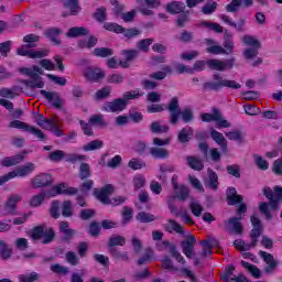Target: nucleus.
Segmentation results:
<instances>
[{
    "label": "nucleus",
    "mask_w": 282,
    "mask_h": 282,
    "mask_svg": "<svg viewBox=\"0 0 282 282\" xmlns=\"http://www.w3.org/2000/svg\"><path fill=\"white\" fill-rule=\"evenodd\" d=\"M167 74H173V67L165 65L162 67V70L150 74V78L153 80H164Z\"/></svg>",
    "instance_id": "473e14b6"
},
{
    "label": "nucleus",
    "mask_w": 282,
    "mask_h": 282,
    "mask_svg": "<svg viewBox=\"0 0 282 282\" xmlns=\"http://www.w3.org/2000/svg\"><path fill=\"white\" fill-rule=\"evenodd\" d=\"M220 118V112L219 109L213 108V115L205 112L200 115V120L203 122H216V120H219Z\"/></svg>",
    "instance_id": "ea45409f"
},
{
    "label": "nucleus",
    "mask_w": 282,
    "mask_h": 282,
    "mask_svg": "<svg viewBox=\"0 0 282 282\" xmlns=\"http://www.w3.org/2000/svg\"><path fill=\"white\" fill-rule=\"evenodd\" d=\"M94 19L98 21V23H105L107 21V8L100 7L93 14Z\"/></svg>",
    "instance_id": "4d7b16f0"
},
{
    "label": "nucleus",
    "mask_w": 282,
    "mask_h": 282,
    "mask_svg": "<svg viewBox=\"0 0 282 282\" xmlns=\"http://www.w3.org/2000/svg\"><path fill=\"white\" fill-rule=\"evenodd\" d=\"M127 109V99L118 98L113 101H107L102 106L104 111H111L112 113H116V111H124Z\"/></svg>",
    "instance_id": "2eb2a0df"
},
{
    "label": "nucleus",
    "mask_w": 282,
    "mask_h": 282,
    "mask_svg": "<svg viewBox=\"0 0 282 282\" xmlns=\"http://www.w3.org/2000/svg\"><path fill=\"white\" fill-rule=\"evenodd\" d=\"M41 96H43L48 102H53V107L55 109H61L63 107V99H61V95L56 91H47V90H40Z\"/></svg>",
    "instance_id": "6ab92c4d"
},
{
    "label": "nucleus",
    "mask_w": 282,
    "mask_h": 282,
    "mask_svg": "<svg viewBox=\"0 0 282 282\" xmlns=\"http://www.w3.org/2000/svg\"><path fill=\"white\" fill-rule=\"evenodd\" d=\"M198 149L203 153L204 158H206V160H208V153H209L210 159L213 160V162H221V152H219V150L217 148H212L210 149L208 143L200 142L198 144ZM208 149H210V150L208 151Z\"/></svg>",
    "instance_id": "9d476101"
},
{
    "label": "nucleus",
    "mask_w": 282,
    "mask_h": 282,
    "mask_svg": "<svg viewBox=\"0 0 282 282\" xmlns=\"http://www.w3.org/2000/svg\"><path fill=\"white\" fill-rule=\"evenodd\" d=\"M28 133H31L32 135H35V138H37V140H40V142H45V140H47V135H45L44 132H42L41 129L34 127V126H29Z\"/></svg>",
    "instance_id": "de8ad7c7"
},
{
    "label": "nucleus",
    "mask_w": 282,
    "mask_h": 282,
    "mask_svg": "<svg viewBox=\"0 0 282 282\" xmlns=\"http://www.w3.org/2000/svg\"><path fill=\"white\" fill-rule=\"evenodd\" d=\"M123 219H122V226H127L129 224L130 219H133V209L129 206H124L121 213Z\"/></svg>",
    "instance_id": "e2e57ef3"
},
{
    "label": "nucleus",
    "mask_w": 282,
    "mask_h": 282,
    "mask_svg": "<svg viewBox=\"0 0 282 282\" xmlns=\"http://www.w3.org/2000/svg\"><path fill=\"white\" fill-rule=\"evenodd\" d=\"M137 220L141 221V224H151V221H155V215L147 212H141L137 215Z\"/></svg>",
    "instance_id": "864d4df0"
},
{
    "label": "nucleus",
    "mask_w": 282,
    "mask_h": 282,
    "mask_svg": "<svg viewBox=\"0 0 282 282\" xmlns=\"http://www.w3.org/2000/svg\"><path fill=\"white\" fill-rule=\"evenodd\" d=\"M187 166L193 171H204V161L199 156L189 155L186 158Z\"/></svg>",
    "instance_id": "c85d7f7f"
},
{
    "label": "nucleus",
    "mask_w": 282,
    "mask_h": 282,
    "mask_svg": "<svg viewBox=\"0 0 282 282\" xmlns=\"http://www.w3.org/2000/svg\"><path fill=\"white\" fill-rule=\"evenodd\" d=\"M102 147H105V142L101 140H93L86 143L83 149L84 151H97L98 149H102Z\"/></svg>",
    "instance_id": "603ef678"
},
{
    "label": "nucleus",
    "mask_w": 282,
    "mask_h": 282,
    "mask_svg": "<svg viewBox=\"0 0 282 282\" xmlns=\"http://www.w3.org/2000/svg\"><path fill=\"white\" fill-rule=\"evenodd\" d=\"M149 153L154 160H166L170 155L169 150L158 147L150 148Z\"/></svg>",
    "instance_id": "7c9ffc66"
},
{
    "label": "nucleus",
    "mask_w": 282,
    "mask_h": 282,
    "mask_svg": "<svg viewBox=\"0 0 282 282\" xmlns=\"http://www.w3.org/2000/svg\"><path fill=\"white\" fill-rule=\"evenodd\" d=\"M195 243H197V239L194 235H188L186 240H183L181 242V247L183 250V254L187 257V259H193L194 257V250H195Z\"/></svg>",
    "instance_id": "ddd939ff"
},
{
    "label": "nucleus",
    "mask_w": 282,
    "mask_h": 282,
    "mask_svg": "<svg viewBox=\"0 0 282 282\" xmlns=\"http://www.w3.org/2000/svg\"><path fill=\"white\" fill-rule=\"evenodd\" d=\"M65 257L67 263H69L70 265H78V263H80V258L74 251H67Z\"/></svg>",
    "instance_id": "69168bd1"
},
{
    "label": "nucleus",
    "mask_w": 282,
    "mask_h": 282,
    "mask_svg": "<svg viewBox=\"0 0 282 282\" xmlns=\"http://www.w3.org/2000/svg\"><path fill=\"white\" fill-rule=\"evenodd\" d=\"M213 79L217 82H207L203 85L204 91H219L223 87H228L229 89H241V85L236 80L224 79L219 73L213 75Z\"/></svg>",
    "instance_id": "20e7f679"
},
{
    "label": "nucleus",
    "mask_w": 282,
    "mask_h": 282,
    "mask_svg": "<svg viewBox=\"0 0 282 282\" xmlns=\"http://www.w3.org/2000/svg\"><path fill=\"white\" fill-rule=\"evenodd\" d=\"M90 124L98 127L99 129H107L109 127V122L105 119V116L98 113L93 115L89 119Z\"/></svg>",
    "instance_id": "c756f323"
},
{
    "label": "nucleus",
    "mask_w": 282,
    "mask_h": 282,
    "mask_svg": "<svg viewBox=\"0 0 282 282\" xmlns=\"http://www.w3.org/2000/svg\"><path fill=\"white\" fill-rule=\"evenodd\" d=\"M226 198L228 206H237L243 203V196L237 194V188L228 187L226 191Z\"/></svg>",
    "instance_id": "412c9836"
},
{
    "label": "nucleus",
    "mask_w": 282,
    "mask_h": 282,
    "mask_svg": "<svg viewBox=\"0 0 282 282\" xmlns=\"http://www.w3.org/2000/svg\"><path fill=\"white\" fill-rule=\"evenodd\" d=\"M58 230H59L61 235H63L62 241L64 243H67V241H72V239H74V237L76 235V230L69 228V223L65 221V220L59 223Z\"/></svg>",
    "instance_id": "a211bd4d"
},
{
    "label": "nucleus",
    "mask_w": 282,
    "mask_h": 282,
    "mask_svg": "<svg viewBox=\"0 0 282 282\" xmlns=\"http://www.w3.org/2000/svg\"><path fill=\"white\" fill-rule=\"evenodd\" d=\"M67 39H78L80 36H89V29L85 26H73L66 33Z\"/></svg>",
    "instance_id": "bb28decb"
},
{
    "label": "nucleus",
    "mask_w": 282,
    "mask_h": 282,
    "mask_svg": "<svg viewBox=\"0 0 282 282\" xmlns=\"http://www.w3.org/2000/svg\"><path fill=\"white\" fill-rule=\"evenodd\" d=\"M39 41H41V36L36 34H28L23 37V43H28L26 44L28 50H32L36 47V43H39Z\"/></svg>",
    "instance_id": "37998d69"
},
{
    "label": "nucleus",
    "mask_w": 282,
    "mask_h": 282,
    "mask_svg": "<svg viewBox=\"0 0 282 282\" xmlns=\"http://www.w3.org/2000/svg\"><path fill=\"white\" fill-rule=\"evenodd\" d=\"M65 183L53 186L51 189L46 191L48 197H56V195H65Z\"/></svg>",
    "instance_id": "09e8293b"
},
{
    "label": "nucleus",
    "mask_w": 282,
    "mask_h": 282,
    "mask_svg": "<svg viewBox=\"0 0 282 282\" xmlns=\"http://www.w3.org/2000/svg\"><path fill=\"white\" fill-rule=\"evenodd\" d=\"M165 9L166 12H169L170 14H182V12L186 10V6L184 4V2L172 1L166 4Z\"/></svg>",
    "instance_id": "cd10ccee"
},
{
    "label": "nucleus",
    "mask_w": 282,
    "mask_h": 282,
    "mask_svg": "<svg viewBox=\"0 0 282 282\" xmlns=\"http://www.w3.org/2000/svg\"><path fill=\"white\" fill-rule=\"evenodd\" d=\"M79 177L80 180H87V177H91V167L88 163H80Z\"/></svg>",
    "instance_id": "052dcab7"
},
{
    "label": "nucleus",
    "mask_w": 282,
    "mask_h": 282,
    "mask_svg": "<svg viewBox=\"0 0 282 282\" xmlns=\"http://www.w3.org/2000/svg\"><path fill=\"white\" fill-rule=\"evenodd\" d=\"M35 169L34 163L28 162L25 165L18 167L15 171L9 172L8 174L0 176V186H3L10 180H14V177H28L30 173H32Z\"/></svg>",
    "instance_id": "423d86ee"
},
{
    "label": "nucleus",
    "mask_w": 282,
    "mask_h": 282,
    "mask_svg": "<svg viewBox=\"0 0 282 282\" xmlns=\"http://www.w3.org/2000/svg\"><path fill=\"white\" fill-rule=\"evenodd\" d=\"M122 56H124V59L133 63L138 56H140V51L132 48V50H122L121 51Z\"/></svg>",
    "instance_id": "3c124183"
},
{
    "label": "nucleus",
    "mask_w": 282,
    "mask_h": 282,
    "mask_svg": "<svg viewBox=\"0 0 282 282\" xmlns=\"http://www.w3.org/2000/svg\"><path fill=\"white\" fill-rule=\"evenodd\" d=\"M104 30L108 32H115L116 34H123L126 39H135V36H140L142 31L135 28L124 29L122 25L113 22H106L104 24Z\"/></svg>",
    "instance_id": "0eeeda50"
},
{
    "label": "nucleus",
    "mask_w": 282,
    "mask_h": 282,
    "mask_svg": "<svg viewBox=\"0 0 282 282\" xmlns=\"http://www.w3.org/2000/svg\"><path fill=\"white\" fill-rule=\"evenodd\" d=\"M31 239H33V241H41V239H43L42 243L47 246V243H52V241L56 239V232L54 228H47L46 224H42L31 230Z\"/></svg>",
    "instance_id": "39448f33"
},
{
    "label": "nucleus",
    "mask_w": 282,
    "mask_h": 282,
    "mask_svg": "<svg viewBox=\"0 0 282 282\" xmlns=\"http://www.w3.org/2000/svg\"><path fill=\"white\" fill-rule=\"evenodd\" d=\"M253 160H254L256 166H258L260 171H268V169L270 167V163L263 160V158L259 154H253Z\"/></svg>",
    "instance_id": "6e6d98bb"
},
{
    "label": "nucleus",
    "mask_w": 282,
    "mask_h": 282,
    "mask_svg": "<svg viewBox=\"0 0 282 282\" xmlns=\"http://www.w3.org/2000/svg\"><path fill=\"white\" fill-rule=\"evenodd\" d=\"M242 43L245 45H249V47L261 48V42H259V40L254 39L252 35H245L242 37Z\"/></svg>",
    "instance_id": "13d9d810"
},
{
    "label": "nucleus",
    "mask_w": 282,
    "mask_h": 282,
    "mask_svg": "<svg viewBox=\"0 0 282 282\" xmlns=\"http://www.w3.org/2000/svg\"><path fill=\"white\" fill-rule=\"evenodd\" d=\"M207 173H208L207 186L212 188V191H217V188H219V176L213 170H208Z\"/></svg>",
    "instance_id": "4c0bfd02"
},
{
    "label": "nucleus",
    "mask_w": 282,
    "mask_h": 282,
    "mask_svg": "<svg viewBox=\"0 0 282 282\" xmlns=\"http://www.w3.org/2000/svg\"><path fill=\"white\" fill-rule=\"evenodd\" d=\"M128 166L132 169V171H140V169L147 166V163L140 159H132L129 161Z\"/></svg>",
    "instance_id": "0e129e2a"
},
{
    "label": "nucleus",
    "mask_w": 282,
    "mask_h": 282,
    "mask_svg": "<svg viewBox=\"0 0 282 282\" xmlns=\"http://www.w3.org/2000/svg\"><path fill=\"white\" fill-rule=\"evenodd\" d=\"M0 254L2 259L7 260L12 257V247L6 243V241L0 240Z\"/></svg>",
    "instance_id": "8fccbe9b"
},
{
    "label": "nucleus",
    "mask_w": 282,
    "mask_h": 282,
    "mask_svg": "<svg viewBox=\"0 0 282 282\" xmlns=\"http://www.w3.org/2000/svg\"><path fill=\"white\" fill-rule=\"evenodd\" d=\"M226 53L225 54H232L235 50V42H232V33L228 32V30L225 31L224 35V43H223Z\"/></svg>",
    "instance_id": "2f4dec72"
},
{
    "label": "nucleus",
    "mask_w": 282,
    "mask_h": 282,
    "mask_svg": "<svg viewBox=\"0 0 282 282\" xmlns=\"http://www.w3.org/2000/svg\"><path fill=\"white\" fill-rule=\"evenodd\" d=\"M127 243V240L122 236H112L109 238L108 241V249L109 248H116V246H124Z\"/></svg>",
    "instance_id": "5fc2aeb1"
},
{
    "label": "nucleus",
    "mask_w": 282,
    "mask_h": 282,
    "mask_svg": "<svg viewBox=\"0 0 282 282\" xmlns=\"http://www.w3.org/2000/svg\"><path fill=\"white\" fill-rule=\"evenodd\" d=\"M220 19H221V21H224V23H227V25H230V28H235L239 32H243V28L246 26V20L245 19H240L238 24H236L234 21H231V19L226 14H223L220 17Z\"/></svg>",
    "instance_id": "f704fd0d"
},
{
    "label": "nucleus",
    "mask_w": 282,
    "mask_h": 282,
    "mask_svg": "<svg viewBox=\"0 0 282 282\" xmlns=\"http://www.w3.org/2000/svg\"><path fill=\"white\" fill-rule=\"evenodd\" d=\"M83 76L86 80L98 83V80H102V78H105V72H102L100 68L88 67L84 70Z\"/></svg>",
    "instance_id": "f3484780"
},
{
    "label": "nucleus",
    "mask_w": 282,
    "mask_h": 282,
    "mask_svg": "<svg viewBox=\"0 0 282 282\" xmlns=\"http://www.w3.org/2000/svg\"><path fill=\"white\" fill-rule=\"evenodd\" d=\"M35 122L42 129H51V127L54 124V119H47L43 117V115H37V117L35 118Z\"/></svg>",
    "instance_id": "a18cd8bd"
},
{
    "label": "nucleus",
    "mask_w": 282,
    "mask_h": 282,
    "mask_svg": "<svg viewBox=\"0 0 282 282\" xmlns=\"http://www.w3.org/2000/svg\"><path fill=\"white\" fill-rule=\"evenodd\" d=\"M45 197H50V194H47V191H42L40 195H34L30 202V206L33 208H36L43 204L45 200Z\"/></svg>",
    "instance_id": "79ce46f5"
},
{
    "label": "nucleus",
    "mask_w": 282,
    "mask_h": 282,
    "mask_svg": "<svg viewBox=\"0 0 282 282\" xmlns=\"http://www.w3.org/2000/svg\"><path fill=\"white\" fill-rule=\"evenodd\" d=\"M193 128H182L177 135L178 142H181V144H186V142H191V137L193 135Z\"/></svg>",
    "instance_id": "c9c22d12"
},
{
    "label": "nucleus",
    "mask_w": 282,
    "mask_h": 282,
    "mask_svg": "<svg viewBox=\"0 0 282 282\" xmlns=\"http://www.w3.org/2000/svg\"><path fill=\"white\" fill-rule=\"evenodd\" d=\"M61 34H63V30L56 26L48 28L44 32V36L50 39L54 45H61V39H57V36H61Z\"/></svg>",
    "instance_id": "393cba45"
},
{
    "label": "nucleus",
    "mask_w": 282,
    "mask_h": 282,
    "mask_svg": "<svg viewBox=\"0 0 282 282\" xmlns=\"http://www.w3.org/2000/svg\"><path fill=\"white\" fill-rule=\"evenodd\" d=\"M64 7H66L72 17H76L79 14V12L83 10V8H80V4L78 3V0H66L64 2Z\"/></svg>",
    "instance_id": "e433bc0d"
},
{
    "label": "nucleus",
    "mask_w": 282,
    "mask_h": 282,
    "mask_svg": "<svg viewBox=\"0 0 282 282\" xmlns=\"http://www.w3.org/2000/svg\"><path fill=\"white\" fill-rule=\"evenodd\" d=\"M262 193L269 202H261L259 204V210L264 215L268 221H272V213L270 210H281L280 204H282V186L275 185L273 188L264 186Z\"/></svg>",
    "instance_id": "f257e3e1"
},
{
    "label": "nucleus",
    "mask_w": 282,
    "mask_h": 282,
    "mask_svg": "<svg viewBox=\"0 0 282 282\" xmlns=\"http://www.w3.org/2000/svg\"><path fill=\"white\" fill-rule=\"evenodd\" d=\"M154 40L153 39H143L137 42V50L140 52H144V54H148L149 47L153 45Z\"/></svg>",
    "instance_id": "c03bdc74"
},
{
    "label": "nucleus",
    "mask_w": 282,
    "mask_h": 282,
    "mask_svg": "<svg viewBox=\"0 0 282 282\" xmlns=\"http://www.w3.org/2000/svg\"><path fill=\"white\" fill-rule=\"evenodd\" d=\"M164 230L166 232H177V235H184V227L173 219L167 220V224L164 225Z\"/></svg>",
    "instance_id": "72a5a7b5"
},
{
    "label": "nucleus",
    "mask_w": 282,
    "mask_h": 282,
    "mask_svg": "<svg viewBox=\"0 0 282 282\" xmlns=\"http://www.w3.org/2000/svg\"><path fill=\"white\" fill-rule=\"evenodd\" d=\"M108 251L113 259L129 261V253H127V251H120L118 248H109Z\"/></svg>",
    "instance_id": "a19ab883"
},
{
    "label": "nucleus",
    "mask_w": 282,
    "mask_h": 282,
    "mask_svg": "<svg viewBox=\"0 0 282 282\" xmlns=\"http://www.w3.org/2000/svg\"><path fill=\"white\" fill-rule=\"evenodd\" d=\"M101 228L102 227L100 226V223L98 220L91 221L88 228L90 237H99Z\"/></svg>",
    "instance_id": "680f3d73"
},
{
    "label": "nucleus",
    "mask_w": 282,
    "mask_h": 282,
    "mask_svg": "<svg viewBox=\"0 0 282 282\" xmlns=\"http://www.w3.org/2000/svg\"><path fill=\"white\" fill-rule=\"evenodd\" d=\"M93 54L98 58H109V56H113V48L96 47L94 48Z\"/></svg>",
    "instance_id": "58836bf2"
},
{
    "label": "nucleus",
    "mask_w": 282,
    "mask_h": 282,
    "mask_svg": "<svg viewBox=\"0 0 282 282\" xmlns=\"http://www.w3.org/2000/svg\"><path fill=\"white\" fill-rule=\"evenodd\" d=\"M25 161V155L23 153L15 154L13 156H6L1 162L0 166L6 169H10V166H17V164H21V162Z\"/></svg>",
    "instance_id": "b1692460"
},
{
    "label": "nucleus",
    "mask_w": 282,
    "mask_h": 282,
    "mask_svg": "<svg viewBox=\"0 0 282 282\" xmlns=\"http://www.w3.org/2000/svg\"><path fill=\"white\" fill-rule=\"evenodd\" d=\"M167 111H170V122L171 124H177L178 120H180V116L183 120V122H193V109L191 108H185L182 111V108L180 107V100L177 99V97H173L167 107H166Z\"/></svg>",
    "instance_id": "f03ea898"
},
{
    "label": "nucleus",
    "mask_w": 282,
    "mask_h": 282,
    "mask_svg": "<svg viewBox=\"0 0 282 282\" xmlns=\"http://www.w3.org/2000/svg\"><path fill=\"white\" fill-rule=\"evenodd\" d=\"M170 254L173 257L178 263H182V265L186 264V260L184 259V256L177 251V247L174 245L170 246Z\"/></svg>",
    "instance_id": "bf43d9fd"
},
{
    "label": "nucleus",
    "mask_w": 282,
    "mask_h": 282,
    "mask_svg": "<svg viewBox=\"0 0 282 282\" xmlns=\"http://www.w3.org/2000/svg\"><path fill=\"white\" fill-rule=\"evenodd\" d=\"M210 138L218 144L223 151V153H228V141L224 137V134L215 129L210 130Z\"/></svg>",
    "instance_id": "4be33fe9"
},
{
    "label": "nucleus",
    "mask_w": 282,
    "mask_h": 282,
    "mask_svg": "<svg viewBox=\"0 0 282 282\" xmlns=\"http://www.w3.org/2000/svg\"><path fill=\"white\" fill-rule=\"evenodd\" d=\"M20 74H23V76H28L31 79H23L22 83L26 87H30L31 89H43L45 87V82H43V68L39 66H32L29 68L22 67L19 69Z\"/></svg>",
    "instance_id": "7ed1b4c3"
},
{
    "label": "nucleus",
    "mask_w": 282,
    "mask_h": 282,
    "mask_svg": "<svg viewBox=\"0 0 282 282\" xmlns=\"http://www.w3.org/2000/svg\"><path fill=\"white\" fill-rule=\"evenodd\" d=\"M259 254L261 259H263V261L268 264V267L264 269V272H267V274H272L276 265H279V262L274 260V256H272V253L260 251Z\"/></svg>",
    "instance_id": "aec40b11"
},
{
    "label": "nucleus",
    "mask_w": 282,
    "mask_h": 282,
    "mask_svg": "<svg viewBox=\"0 0 282 282\" xmlns=\"http://www.w3.org/2000/svg\"><path fill=\"white\" fill-rule=\"evenodd\" d=\"M52 175L47 173H42L36 175L32 181L33 188H43L45 186H52Z\"/></svg>",
    "instance_id": "dca6fc26"
},
{
    "label": "nucleus",
    "mask_w": 282,
    "mask_h": 282,
    "mask_svg": "<svg viewBox=\"0 0 282 282\" xmlns=\"http://www.w3.org/2000/svg\"><path fill=\"white\" fill-rule=\"evenodd\" d=\"M22 197L19 194H12L3 206V215H17V204L21 202Z\"/></svg>",
    "instance_id": "4468645a"
},
{
    "label": "nucleus",
    "mask_w": 282,
    "mask_h": 282,
    "mask_svg": "<svg viewBox=\"0 0 282 282\" xmlns=\"http://www.w3.org/2000/svg\"><path fill=\"white\" fill-rule=\"evenodd\" d=\"M250 221L253 227L250 231V239L252 241V246H257V243H259V237L263 235V224H261V219L256 215L250 217Z\"/></svg>",
    "instance_id": "1a4fd4ad"
},
{
    "label": "nucleus",
    "mask_w": 282,
    "mask_h": 282,
    "mask_svg": "<svg viewBox=\"0 0 282 282\" xmlns=\"http://www.w3.org/2000/svg\"><path fill=\"white\" fill-rule=\"evenodd\" d=\"M235 57H231L226 62L221 59H208L206 65L214 72H226V69H232V67H235Z\"/></svg>",
    "instance_id": "6e6552de"
},
{
    "label": "nucleus",
    "mask_w": 282,
    "mask_h": 282,
    "mask_svg": "<svg viewBox=\"0 0 282 282\" xmlns=\"http://www.w3.org/2000/svg\"><path fill=\"white\" fill-rule=\"evenodd\" d=\"M240 219H245V216L229 218L225 221V230H228V232H236V235H241V232H243V225L239 221Z\"/></svg>",
    "instance_id": "9b49d317"
},
{
    "label": "nucleus",
    "mask_w": 282,
    "mask_h": 282,
    "mask_svg": "<svg viewBox=\"0 0 282 282\" xmlns=\"http://www.w3.org/2000/svg\"><path fill=\"white\" fill-rule=\"evenodd\" d=\"M62 215H63V217H72V215H74V212L72 210V200L63 202Z\"/></svg>",
    "instance_id": "338daca9"
},
{
    "label": "nucleus",
    "mask_w": 282,
    "mask_h": 282,
    "mask_svg": "<svg viewBox=\"0 0 282 282\" xmlns=\"http://www.w3.org/2000/svg\"><path fill=\"white\" fill-rule=\"evenodd\" d=\"M39 281V273L32 272L30 274H22L19 276V282H34Z\"/></svg>",
    "instance_id": "774afa93"
},
{
    "label": "nucleus",
    "mask_w": 282,
    "mask_h": 282,
    "mask_svg": "<svg viewBox=\"0 0 282 282\" xmlns=\"http://www.w3.org/2000/svg\"><path fill=\"white\" fill-rule=\"evenodd\" d=\"M98 45V37L96 35H89L88 39H82L77 42L79 50H94Z\"/></svg>",
    "instance_id": "a878e982"
},
{
    "label": "nucleus",
    "mask_w": 282,
    "mask_h": 282,
    "mask_svg": "<svg viewBox=\"0 0 282 282\" xmlns=\"http://www.w3.org/2000/svg\"><path fill=\"white\" fill-rule=\"evenodd\" d=\"M254 3L253 0H232L226 6L228 12H238L239 8H250Z\"/></svg>",
    "instance_id": "5701e85b"
},
{
    "label": "nucleus",
    "mask_w": 282,
    "mask_h": 282,
    "mask_svg": "<svg viewBox=\"0 0 282 282\" xmlns=\"http://www.w3.org/2000/svg\"><path fill=\"white\" fill-rule=\"evenodd\" d=\"M113 191H115L113 185L107 184L99 191L95 189V196L99 202H101V204L109 205L111 204V199L109 198V195H112Z\"/></svg>",
    "instance_id": "f8f14e48"
},
{
    "label": "nucleus",
    "mask_w": 282,
    "mask_h": 282,
    "mask_svg": "<svg viewBox=\"0 0 282 282\" xmlns=\"http://www.w3.org/2000/svg\"><path fill=\"white\" fill-rule=\"evenodd\" d=\"M241 265L242 268H246V270H249V272L252 274L254 279H261V270L257 268V265L246 261H241Z\"/></svg>",
    "instance_id": "49530a36"
}]
</instances>
